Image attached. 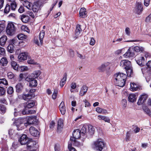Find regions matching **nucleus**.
<instances>
[{
    "label": "nucleus",
    "mask_w": 151,
    "mask_h": 151,
    "mask_svg": "<svg viewBox=\"0 0 151 151\" xmlns=\"http://www.w3.org/2000/svg\"><path fill=\"white\" fill-rule=\"evenodd\" d=\"M115 78V81L116 86L121 87H123L125 84L127 76L125 74L118 73L114 75Z\"/></svg>",
    "instance_id": "nucleus-1"
},
{
    "label": "nucleus",
    "mask_w": 151,
    "mask_h": 151,
    "mask_svg": "<svg viewBox=\"0 0 151 151\" xmlns=\"http://www.w3.org/2000/svg\"><path fill=\"white\" fill-rule=\"evenodd\" d=\"M25 119L19 118L15 121V124L17 127V130H21L28 126V123L25 122Z\"/></svg>",
    "instance_id": "nucleus-2"
},
{
    "label": "nucleus",
    "mask_w": 151,
    "mask_h": 151,
    "mask_svg": "<svg viewBox=\"0 0 151 151\" xmlns=\"http://www.w3.org/2000/svg\"><path fill=\"white\" fill-rule=\"evenodd\" d=\"M94 148L97 150L101 151L106 144L103 140L101 139H98L94 142Z\"/></svg>",
    "instance_id": "nucleus-3"
},
{
    "label": "nucleus",
    "mask_w": 151,
    "mask_h": 151,
    "mask_svg": "<svg viewBox=\"0 0 151 151\" xmlns=\"http://www.w3.org/2000/svg\"><path fill=\"white\" fill-rule=\"evenodd\" d=\"M15 27L14 24L12 22L8 24L6 29L7 34L9 35L12 36L14 34Z\"/></svg>",
    "instance_id": "nucleus-4"
},
{
    "label": "nucleus",
    "mask_w": 151,
    "mask_h": 151,
    "mask_svg": "<svg viewBox=\"0 0 151 151\" xmlns=\"http://www.w3.org/2000/svg\"><path fill=\"white\" fill-rule=\"evenodd\" d=\"M26 144H27V149L28 150L30 151L33 150L37 151V149L38 147L35 142L32 141V140L29 139Z\"/></svg>",
    "instance_id": "nucleus-5"
},
{
    "label": "nucleus",
    "mask_w": 151,
    "mask_h": 151,
    "mask_svg": "<svg viewBox=\"0 0 151 151\" xmlns=\"http://www.w3.org/2000/svg\"><path fill=\"white\" fill-rule=\"evenodd\" d=\"M35 91V89L32 88L29 90V93L26 94L23 93L22 96V98L26 101L31 99L32 97H34L33 93Z\"/></svg>",
    "instance_id": "nucleus-6"
},
{
    "label": "nucleus",
    "mask_w": 151,
    "mask_h": 151,
    "mask_svg": "<svg viewBox=\"0 0 151 151\" xmlns=\"http://www.w3.org/2000/svg\"><path fill=\"white\" fill-rule=\"evenodd\" d=\"M40 72L39 70L35 71L29 75L25 79L26 81H30L31 79H35L37 78L40 75Z\"/></svg>",
    "instance_id": "nucleus-7"
},
{
    "label": "nucleus",
    "mask_w": 151,
    "mask_h": 151,
    "mask_svg": "<svg viewBox=\"0 0 151 151\" xmlns=\"http://www.w3.org/2000/svg\"><path fill=\"white\" fill-rule=\"evenodd\" d=\"M148 98V96L147 94L143 93L140 96L137 102V104L139 105H140L144 104Z\"/></svg>",
    "instance_id": "nucleus-8"
},
{
    "label": "nucleus",
    "mask_w": 151,
    "mask_h": 151,
    "mask_svg": "<svg viewBox=\"0 0 151 151\" xmlns=\"http://www.w3.org/2000/svg\"><path fill=\"white\" fill-rule=\"evenodd\" d=\"M143 10V5L142 3L139 2H137L135 7V12L136 13L138 14H141Z\"/></svg>",
    "instance_id": "nucleus-9"
},
{
    "label": "nucleus",
    "mask_w": 151,
    "mask_h": 151,
    "mask_svg": "<svg viewBox=\"0 0 151 151\" xmlns=\"http://www.w3.org/2000/svg\"><path fill=\"white\" fill-rule=\"evenodd\" d=\"M36 118V116H31L28 117L26 122L28 123V125L31 124H37L38 121Z\"/></svg>",
    "instance_id": "nucleus-10"
},
{
    "label": "nucleus",
    "mask_w": 151,
    "mask_h": 151,
    "mask_svg": "<svg viewBox=\"0 0 151 151\" xmlns=\"http://www.w3.org/2000/svg\"><path fill=\"white\" fill-rule=\"evenodd\" d=\"M135 55L132 48L131 47L129 48L127 52L123 55V56L126 58H132Z\"/></svg>",
    "instance_id": "nucleus-11"
},
{
    "label": "nucleus",
    "mask_w": 151,
    "mask_h": 151,
    "mask_svg": "<svg viewBox=\"0 0 151 151\" xmlns=\"http://www.w3.org/2000/svg\"><path fill=\"white\" fill-rule=\"evenodd\" d=\"M120 65L125 69L132 65L131 62L127 60H121Z\"/></svg>",
    "instance_id": "nucleus-12"
},
{
    "label": "nucleus",
    "mask_w": 151,
    "mask_h": 151,
    "mask_svg": "<svg viewBox=\"0 0 151 151\" xmlns=\"http://www.w3.org/2000/svg\"><path fill=\"white\" fill-rule=\"evenodd\" d=\"M29 140V139L27 135L23 134L20 137L19 141L22 145H24L27 144Z\"/></svg>",
    "instance_id": "nucleus-13"
},
{
    "label": "nucleus",
    "mask_w": 151,
    "mask_h": 151,
    "mask_svg": "<svg viewBox=\"0 0 151 151\" xmlns=\"http://www.w3.org/2000/svg\"><path fill=\"white\" fill-rule=\"evenodd\" d=\"M30 134L33 136L38 137L39 136L40 133L35 127H31L29 129Z\"/></svg>",
    "instance_id": "nucleus-14"
},
{
    "label": "nucleus",
    "mask_w": 151,
    "mask_h": 151,
    "mask_svg": "<svg viewBox=\"0 0 151 151\" xmlns=\"http://www.w3.org/2000/svg\"><path fill=\"white\" fill-rule=\"evenodd\" d=\"M28 56V53L26 52H22L20 53L18 56V58L19 61H23L27 59Z\"/></svg>",
    "instance_id": "nucleus-15"
},
{
    "label": "nucleus",
    "mask_w": 151,
    "mask_h": 151,
    "mask_svg": "<svg viewBox=\"0 0 151 151\" xmlns=\"http://www.w3.org/2000/svg\"><path fill=\"white\" fill-rule=\"evenodd\" d=\"M109 64L110 63L109 62L104 63L102 64L98 68L99 72H104L106 70L107 68L109 69L110 68L108 67Z\"/></svg>",
    "instance_id": "nucleus-16"
},
{
    "label": "nucleus",
    "mask_w": 151,
    "mask_h": 151,
    "mask_svg": "<svg viewBox=\"0 0 151 151\" xmlns=\"http://www.w3.org/2000/svg\"><path fill=\"white\" fill-rule=\"evenodd\" d=\"M35 104V101H29L24 103V107L25 109L30 108L33 107Z\"/></svg>",
    "instance_id": "nucleus-17"
},
{
    "label": "nucleus",
    "mask_w": 151,
    "mask_h": 151,
    "mask_svg": "<svg viewBox=\"0 0 151 151\" xmlns=\"http://www.w3.org/2000/svg\"><path fill=\"white\" fill-rule=\"evenodd\" d=\"M16 91L17 93H21L24 89V84L21 83L17 84L16 86Z\"/></svg>",
    "instance_id": "nucleus-18"
},
{
    "label": "nucleus",
    "mask_w": 151,
    "mask_h": 151,
    "mask_svg": "<svg viewBox=\"0 0 151 151\" xmlns=\"http://www.w3.org/2000/svg\"><path fill=\"white\" fill-rule=\"evenodd\" d=\"M32 6L31 7V9L33 12L35 13L37 12L40 7L39 3L38 2H35L33 5L32 4Z\"/></svg>",
    "instance_id": "nucleus-19"
},
{
    "label": "nucleus",
    "mask_w": 151,
    "mask_h": 151,
    "mask_svg": "<svg viewBox=\"0 0 151 151\" xmlns=\"http://www.w3.org/2000/svg\"><path fill=\"white\" fill-rule=\"evenodd\" d=\"M145 58L143 57H140L138 59L136 60L137 63L141 67H142L145 64Z\"/></svg>",
    "instance_id": "nucleus-20"
},
{
    "label": "nucleus",
    "mask_w": 151,
    "mask_h": 151,
    "mask_svg": "<svg viewBox=\"0 0 151 151\" xmlns=\"http://www.w3.org/2000/svg\"><path fill=\"white\" fill-rule=\"evenodd\" d=\"M80 132V130L79 129H77L74 130L73 133V136L76 139L80 138L81 135Z\"/></svg>",
    "instance_id": "nucleus-21"
},
{
    "label": "nucleus",
    "mask_w": 151,
    "mask_h": 151,
    "mask_svg": "<svg viewBox=\"0 0 151 151\" xmlns=\"http://www.w3.org/2000/svg\"><path fill=\"white\" fill-rule=\"evenodd\" d=\"M87 129L88 126L84 125L83 127L81 130H80V132L82 136H88V133L87 131Z\"/></svg>",
    "instance_id": "nucleus-22"
},
{
    "label": "nucleus",
    "mask_w": 151,
    "mask_h": 151,
    "mask_svg": "<svg viewBox=\"0 0 151 151\" xmlns=\"http://www.w3.org/2000/svg\"><path fill=\"white\" fill-rule=\"evenodd\" d=\"M88 88L86 86H83L81 89L79 93V95L81 96H83L85 95L87 92Z\"/></svg>",
    "instance_id": "nucleus-23"
},
{
    "label": "nucleus",
    "mask_w": 151,
    "mask_h": 151,
    "mask_svg": "<svg viewBox=\"0 0 151 151\" xmlns=\"http://www.w3.org/2000/svg\"><path fill=\"white\" fill-rule=\"evenodd\" d=\"M7 37L6 35H3L0 38V45L4 46L7 40Z\"/></svg>",
    "instance_id": "nucleus-24"
},
{
    "label": "nucleus",
    "mask_w": 151,
    "mask_h": 151,
    "mask_svg": "<svg viewBox=\"0 0 151 151\" xmlns=\"http://www.w3.org/2000/svg\"><path fill=\"white\" fill-rule=\"evenodd\" d=\"M94 128L93 126L91 125L88 126V136L92 135L94 133Z\"/></svg>",
    "instance_id": "nucleus-25"
},
{
    "label": "nucleus",
    "mask_w": 151,
    "mask_h": 151,
    "mask_svg": "<svg viewBox=\"0 0 151 151\" xmlns=\"http://www.w3.org/2000/svg\"><path fill=\"white\" fill-rule=\"evenodd\" d=\"M86 9L84 8H82L81 9L79 12L80 17L82 18H84L86 17Z\"/></svg>",
    "instance_id": "nucleus-26"
},
{
    "label": "nucleus",
    "mask_w": 151,
    "mask_h": 151,
    "mask_svg": "<svg viewBox=\"0 0 151 151\" xmlns=\"http://www.w3.org/2000/svg\"><path fill=\"white\" fill-rule=\"evenodd\" d=\"M29 17L28 15L22 14L21 17V20L24 23H27L29 20Z\"/></svg>",
    "instance_id": "nucleus-27"
},
{
    "label": "nucleus",
    "mask_w": 151,
    "mask_h": 151,
    "mask_svg": "<svg viewBox=\"0 0 151 151\" xmlns=\"http://www.w3.org/2000/svg\"><path fill=\"white\" fill-rule=\"evenodd\" d=\"M136 95L134 94H131L128 97V100L129 102H133L136 101Z\"/></svg>",
    "instance_id": "nucleus-28"
},
{
    "label": "nucleus",
    "mask_w": 151,
    "mask_h": 151,
    "mask_svg": "<svg viewBox=\"0 0 151 151\" xmlns=\"http://www.w3.org/2000/svg\"><path fill=\"white\" fill-rule=\"evenodd\" d=\"M132 48L133 51H135L136 52H142L144 51V48L142 47L135 46L134 47H131Z\"/></svg>",
    "instance_id": "nucleus-29"
},
{
    "label": "nucleus",
    "mask_w": 151,
    "mask_h": 151,
    "mask_svg": "<svg viewBox=\"0 0 151 151\" xmlns=\"http://www.w3.org/2000/svg\"><path fill=\"white\" fill-rule=\"evenodd\" d=\"M127 73V75L128 76L130 77L133 74L132 67L131 66L125 69Z\"/></svg>",
    "instance_id": "nucleus-30"
},
{
    "label": "nucleus",
    "mask_w": 151,
    "mask_h": 151,
    "mask_svg": "<svg viewBox=\"0 0 151 151\" xmlns=\"http://www.w3.org/2000/svg\"><path fill=\"white\" fill-rule=\"evenodd\" d=\"M29 82V86L31 87H35L37 85V81L35 79H31L30 81H27Z\"/></svg>",
    "instance_id": "nucleus-31"
},
{
    "label": "nucleus",
    "mask_w": 151,
    "mask_h": 151,
    "mask_svg": "<svg viewBox=\"0 0 151 151\" xmlns=\"http://www.w3.org/2000/svg\"><path fill=\"white\" fill-rule=\"evenodd\" d=\"M45 35V31L42 30L39 34V38L41 45H42L43 43V39Z\"/></svg>",
    "instance_id": "nucleus-32"
},
{
    "label": "nucleus",
    "mask_w": 151,
    "mask_h": 151,
    "mask_svg": "<svg viewBox=\"0 0 151 151\" xmlns=\"http://www.w3.org/2000/svg\"><path fill=\"white\" fill-rule=\"evenodd\" d=\"M23 5L24 6H25L27 9H31V6H32V3L29 2V1L26 0L23 3Z\"/></svg>",
    "instance_id": "nucleus-33"
},
{
    "label": "nucleus",
    "mask_w": 151,
    "mask_h": 151,
    "mask_svg": "<svg viewBox=\"0 0 151 151\" xmlns=\"http://www.w3.org/2000/svg\"><path fill=\"white\" fill-rule=\"evenodd\" d=\"M130 90L132 91H137L138 88L137 85L134 83H130Z\"/></svg>",
    "instance_id": "nucleus-34"
},
{
    "label": "nucleus",
    "mask_w": 151,
    "mask_h": 151,
    "mask_svg": "<svg viewBox=\"0 0 151 151\" xmlns=\"http://www.w3.org/2000/svg\"><path fill=\"white\" fill-rule=\"evenodd\" d=\"M81 25L79 24H78L76 27V29L75 32V34L76 36L79 35L81 33Z\"/></svg>",
    "instance_id": "nucleus-35"
},
{
    "label": "nucleus",
    "mask_w": 151,
    "mask_h": 151,
    "mask_svg": "<svg viewBox=\"0 0 151 151\" xmlns=\"http://www.w3.org/2000/svg\"><path fill=\"white\" fill-rule=\"evenodd\" d=\"M98 117L99 119L103 120L106 122H110V119L108 117L101 115H99Z\"/></svg>",
    "instance_id": "nucleus-36"
},
{
    "label": "nucleus",
    "mask_w": 151,
    "mask_h": 151,
    "mask_svg": "<svg viewBox=\"0 0 151 151\" xmlns=\"http://www.w3.org/2000/svg\"><path fill=\"white\" fill-rule=\"evenodd\" d=\"M7 50L9 52L12 53L14 51V46L12 44H10L7 47Z\"/></svg>",
    "instance_id": "nucleus-37"
},
{
    "label": "nucleus",
    "mask_w": 151,
    "mask_h": 151,
    "mask_svg": "<svg viewBox=\"0 0 151 151\" xmlns=\"http://www.w3.org/2000/svg\"><path fill=\"white\" fill-rule=\"evenodd\" d=\"M144 112L147 115L151 117V111L147 106H145L143 108Z\"/></svg>",
    "instance_id": "nucleus-38"
},
{
    "label": "nucleus",
    "mask_w": 151,
    "mask_h": 151,
    "mask_svg": "<svg viewBox=\"0 0 151 151\" xmlns=\"http://www.w3.org/2000/svg\"><path fill=\"white\" fill-rule=\"evenodd\" d=\"M11 66L13 69L17 71L19 66L17 65V63L14 61H11Z\"/></svg>",
    "instance_id": "nucleus-39"
},
{
    "label": "nucleus",
    "mask_w": 151,
    "mask_h": 151,
    "mask_svg": "<svg viewBox=\"0 0 151 151\" xmlns=\"http://www.w3.org/2000/svg\"><path fill=\"white\" fill-rule=\"evenodd\" d=\"M6 106L2 104H0V113L4 114L6 112Z\"/></svg>",
    "instance_id": "nucleus-40"
},
{
    "label": "nucleus",
    "mask_w": 151,
    "mask_h": 151,
    "mask_svg": "<svg viewBox=\"0 0 151 151\" xmlns=\"http://www.w3.org/2000/svg\"><path fill=\"white\" fill-rule=\"evenodd\" d=\"M28 70L29 68L27 66H19L17 71L23 72L27 71Z\"/></svg>",
    "instance_id": "nucleus-41"
},
{
    "label": "nucleus",
    "mask_w": 151,
    "mask_h": 151,
    "mask_svg": "<svg viewBox=\"0 0 151 151\" xmlns=\"http://www.w3.org/2000/svg\"><path fill=\"white\" fill-rule=\"evenodd\" d=\"M0 63L2 66H5L7 64L8 61L6 58H3L1 59L0 61Z\"/></svg>",
    "instance_id": "nucleus-42"
},
{
    "label": "nucleus",
    "mask_w": 151,
    "mask_h": 151,
    "mask_svg": "<svg viewBox=\"0 0 151 151\" xmlns=\"http://www.w3.org/2000/svg\"><path fill=\"white\" fill-rule=\"evenodd\" d=\"M63 119H60L58 121V129H59L62 128L63 127Z\"/></svg>",
    "instance_id": "nucleus-43"
},
{
    "label": "nucleus",
    "mask_w": 151,
    "mask_h": 151,
    "mask_svg": "<svg viewBox=\"0 0 151 151\" xmlns=\"http://www.w3.org/2000/svg\"><path fill=\"white\" fill-rule=\"evenodd\" d=\"M6 94V90L5 88L1 86H0V96H4Z\"/></svg>",
    "instance_id": "nucleus-44"
},
{
    "label": "nucleus",
    "mask_w": 151,
    "mask_h": 151,
    "mask_svg": "<svg viewBox=\"0 0 151 151\" xmlns=\"http://www.w3.org/2000/svg\"><path fill=\"white\" fill-rule=\"evenodd\" d=\"M7 92L9 95H12L14 93V89L13 87L9 86L8 87L7 89Z\"/></svg>",
    "instance_id": "nucleus-45"
},
{
    "label": "nucleus",
    "mask_w": 151,
    "mask_h": 151,
    "mask_svg": "<svg viewBox=\"0 0 151 151\" xmlns=\"http://www.w3.org/2000/svg\"><path fill=\"white\" fill-rule=\"evenodd\" d=\"M5 25L4 23L0 24V35L5 30Z\"/></svg>",
    "instance_id": "nucleus-46"
},
{
    "label": "nucleus",
    "mask_w": 151,
    "mask_h": 151,
    "mask_svg": "<svg viewBox=\"0 0 151 151\" xmlns=\"http://www.w3.org/2000/svg\"><path fill=\"white\" fill-rule=\"evenodd\" d=\"M17 37L19 40H22L26 39L27 36L23 34H20L17 35Z\"/></svg>",
    "instance_id": "nucleus-47"
},
{
    "label": "nucleus",
    "mask_w": 151,
    "mask_h": 151,
    "mask_svg": "<svg viewBox=\"0 0 151 151\" xmlns=\"http://www.w3.org/2000/svg\"><path fill=\"white\" fill-rule=\"evenodd\" d=\"M10 5L9 4H7L5 8L4 9V12L6 14L8 13L10 10Z\"/></svg>",
    "instance_id": "nucleus-48"
},
{
    "label": "nucleus",
    "mask_w": 151,
    "mask_h": 151,
    "mask_svg": "<svg viewBox=\"0 0 151 151\" xmlns=\"http://www.w3.org/2000/svg\"><path fill=\"white\" fill-rule=\"evenodd\" d=\"M10 4V7L11 9L13 10H15L17 7V4L16 2L14 3H11Z\"/></svg>",
    "instance_id": "nucleus-49"
},
{
    "label": "nucleus",
    "mask_w": 151,
    "mask_h": 151,
    "mask_svg": "<svg viewBox=\"0 0 151 151\" xmlns=\"http://www.w3.org/2000/svg\"><path fill=\"white\" fill-rule=\"evenodd\" d=\"M131 132L130 131H129L127 132L125 137V140L127 142L129 141L130 137L131 136Z\"/></svg>",
    "instance_id": "nucleus-50"
},
{
    "label": "nucleus",
    "mask_w": 151,
    "mask_h": 151,
    "mask_svg": "<svg viewBox=\"0 0 151 151\" xmlns=\"http://www.w3.org/2000/svg\"><path fill=\"white\" fill-rule=\"evenodd\" d=\"M0 84H2L3 85H7L8 83L7 81L5 78L0 79Z\"/></svg>",
    "instance_id": "nucleus-51"
},
{
    "label": "nucleus",
    "mask_w": 151,
    "mask_h": 151,
    "mask_svg": "<svg viewBox=\"0 0 151 151\" xmlns=\"http://www.w3.org/2000/svg\"><path fill=\"white\" fill-rule=\"evenodd\" d=\"M68 143V148L69 150V151H77L73 147H72V143Z\"/></svg>",
    "instance_id": "nucleus-52"
},
{
    "label": "nucleus",
    "mask_w": 151,
    "mask_h": 151,
    "mask_svg": "<svg viewBox=\"0 0 151 151\" xmlns=\"http://www.w3.org/2000/svg\"><path fill=\"white\" fill-rule=\"evenodd\" d=\"M75 146H76L78 147H80L83 145V144L82 143H80L79 142L77 141L76 140L75 142L73 144Z\"/></svg>",
    "instance_id": "nucleus-53"
},
{
    "label": "nucleus",
    "mask_w": 151,
    "mask_h": 151,
    "mask_svg": "<svg viewBox=\"0 0 151 151\" xmlns=\"http://www.w3.org/2000/svg\"><path fill=\"white\" fill-rule=\"evenodd\" d=\"M58 90L57 89H55L52 96V98L53 99H55L56 98L58 94Z\"/></svg>",
    "instance_id": "nucleus-54"
},
{
    "label": "nucleus",
    "mask_w": 151,
    "mask_h": 151,
    "mask_svg": "<svg viewBox=\"0 0 151 151\" xmlns=\"http://www.w3.org/2000/svg\"><path fill=\"white\" fill-rule=\"evenodd\" d=\"M7 76L9 79H12L14 78V75L13 73L11 72H9L7 73Z\"/></svg>",
    "instance_id": "nucleus-55"
},
{
    "label": "nucleus",
    "mask_w": 151,
    "mask_h": 151,
    "mask_svg": "<svg viewBox=\"0 0 151 151\" xmlns=\"http://www.w3.org/2000/svg\"><path fill=\"white\" fill-rule=\"evenodd\" d=\"M0 103H3L5 105H7V102L4 98H2L0 99Z\"/></svg>",
    "instance_id": "nucleus-56"
},
{
    "label": "nucleus",
    "mask_w": 151,
    "mask_h": 151,
    "mask_svg": "<svg viewBox=\"0 0 151 151\" xmlns=\"http://www.w3.org/2000/svg\"><path fill=\"white\" fill-rule=\"evenodd\" d=\"M67 74L66 73H65L63 75V78L61 80V81L66 83V80L67 79Z\"/></svg>",
    "instance_id": "nucleus-57"
},
{
    "label": "nucleus",
    "mask_w": 151,
    "mask_h": 151,
    "mask_svg": "<svg viewBox=\"0 0 151 151\" xmlns=\"http://www.w3.org/2000/svg\"><path fill=\"white\" fill-rule=\"evenodd\" d=\"M55 151H60V145L58 144H56L55 147Z\"/></svg>",
    "instance_id": "nucleus-58"
},
{
    "label": "nucleus",
    "mask_w": 151,
    "mask_h": 151,
    "mask_svg": "<svg viewBox=\"0 0 151 151\" xmlns=\"http://www.w3.org/2000/svg\"><path fill=\"white\" fill-rule=\"evenodd\" d=\"M59 109L62 115H63L65 114L66 111L65 107Z\"/></svg>",
    "instance_id": "nucleus-59"
},
{
    "label": "nucleus",
    "mask_w": 151,
    "mask_h": 151,
    "mask_svg": "<svg viewBox=\"0 0 151 151\" xmlns=\"http://www.w3.org/2000/svg\"><path fill=\"white\" fill-rule=\"evenodd\" d=\"M5 53V51L4 49L0 47V55H4Z\"/></svg>",
    "instance_id": "nucleus-60"
},
{
    "label": "nucleus",
    "mask_w": 151,
    "mask_h": 151,
    "mask_svg": "<svg viewBox=\"0 0 151 151\" xmlns=\"http://www.w3.org/2000/svg\"><path fill=\"white\" fill-rule=\"evenodd\" d=\"M26 110H27V109H25V107H24V108L23 110L20 112L21 115H23L27 114L28 112L26 111Z\"/></svg>",
    "instance_id": "nucleus-61"
},
{
    "label": "nucleus",
    "mask_w": 151,
    "mask_h": 151,
    "mask_svg": "<svg viewBox=\"0 0 151 151\" xmlns=\"http://www.w3.org/2000/svg\"><path fill=\"white\" fill-rule=\"evenodd\" d=\"M76 139H77L76 138H75L73 136L71 137L70 138V141L68 142V143L69 142H70V143H71L72 145L76 140Z\"/></svg>",
    "instance_id": "nucleus-62"
},
{
    "label": "nucleus",
    "mask_w": 151,
    "mask_h": 151,
    "mask_svg": "<svg viewBox=\"0 0 151 151\" xmlns=\"http://www.w3.org/2000/svg\"><path fill=\"white\" fill-rule=\"evenodd\" d=\"M145 21L147 23L151 22V14L149 15L146 18Z\"/></svg>",
    "instance_id": "nucleus-63"
},
{
    "label": "nucleus",
    "mask_w": 151,
    "mask_h": 151,
    "mask_svg": "<svg viewBox=\"0 0 151 151\" xmlns=\"http://www.w3.org/2000/svg\"><path fill=\"white\" fill-rule=\"evenodd\" d=\"M27 14L33 18H34L35 17L34 13L31 11H28L27 12Z\"/></svg>",
    "instance_id": "nucleus-64"
}]
</instances>
